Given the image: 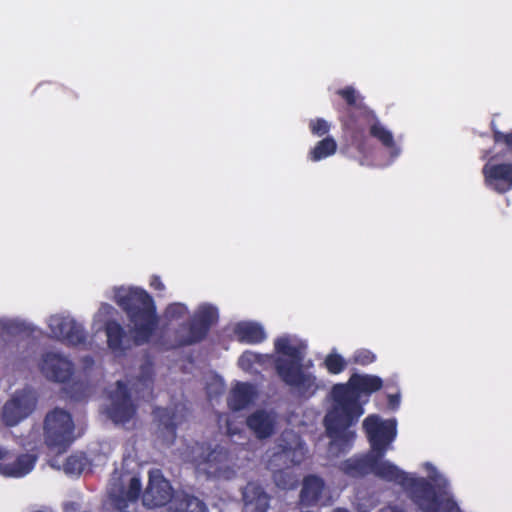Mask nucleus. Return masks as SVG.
Here are the masks:
<instances>
[{"label": "nucleus", "mask_w": 512, "mask_h": 512, "mask_svg": "<svg viewBox=\"0 0 512 512\" xmlns=\"http://www.w3.org/2000/svg\"><path fill=\"white\" fill-rule=\"evenodd\" d=\"M40 371L48 380L65 383L73 374V365L62 355L47 352L42 356Z\"/></svg>", "instance_id": "16"}, {"label": "nucleus", "mask_w": 512, "mask_h": 512, "mask_svg": "<svg viewBox=\"0 0 512 512\" xmlns=\"http://www.w3.org/2000/svg\"><path fill=\"white\" fill-rule=\"evenodd\" d=\"M383 380L374 374L353 373L347 382L332 386L329 396L331 407L324 417V426L330 438L328 452L338 457L353 446L355 426L364 414V406L373 393L383 388Z\"/></svg>", "instance_id": "1"}, {"label": "nucleus", "mask_w": 512, "mask_h": 512, "mask_svg": "<svg viewBox=\"0 0 512 512\" xmlns=\"http://www.w3.org/2000/svg\"><path fill=\"white\" fill-rule=\"evenodd\" d=\"M149 285L155 291L161 292V291L165 290V285L162 282L160 276H158V275H152L151 276L150 281H149Z\"/></svg>", "instance_id": "36"}, {"label": "nucleus", "mask_w": 512, "mask_h": 512, "mask_svg": "<svg viewBox=\"0 0 512 512\" xmlns=\"http://www.w3.org/2000/svg\"><path fill=\"white\" fill-rule=\"evenodd\" d=\"M175 507L178 512H208L206 504L199 498L187 494H177Z\"/></svg>", "instance_id": "27"}, {"label": "nucleus", "mask_w": 512, "mask_h": 512, "mask_svg": "<svg viewBox=\"0 0 512 512\" xmlns=\"http://www.w3.org/2000/svg\"><path fill=\"white\" fill-rule=\"evenodd\" d=\"M332 512H351V511L345 507H337V508L333 509Z\"/></svg>", "instance_id": "41"}, {"label": "nucleus", "mask_w": 512, "mask_h": 512, "mask_svg": "<svg viewBox=\"0 0 512 512\" xmlns=\"http://www.w3.org/2000/svg\"><path fill=\"white\" fill-rule=\"evenodd\" d=\"M142 489L141 481L137 477H132L129 481L128 490L126 492V496L129 500H137L140 496Z\"/></svg>", "instance_id": "35"}, {"label": "nucleus", "mask_w": 512, "mask_h": 512, "mask_svg": "<svg viewBox=\"0 0 512 512\" xmlns=\"http://www.w3.org/2000/svg\"><path fill=\"white\" fill-rule=\"evenodd\" d=\"M49 328L53 336L68 346L85 344L87 333L82 324L70 317L51 316Z\"/></svg>", "instance_id": "12"}, {"label": "nucleus", "mask_w": 512, "mask_h": 512, "mask_svg": "<svg viewBox=\"0 0 512 512\" xmlns=\"http://www.w3.org/2000/svg\"><path fill=\"white\" fill-rule=\"evenodd\" d=\"M384 456L373 454L372 473L380 479L401 485L408 491L412 501L423 512H439L442 499L436 486L423 477H412L399 469L390 461L383 460Z\"/></svg>", "instance_id": "4"}, {"label": "nucleus", "mask_w": 512, "mask_h": 512, "mask_svg": "<svg viewBox=\"0 0 512 512\" xmlns=\"http://www.w3.org/2000/svg\"><path fill=\"white\" fill-rule=\"evenodd\" d=\"M277 375L287 386L294 388L301 397L311 398L319 389L316 377L304 372L302 364L296 367L280 364L277 367Z\"/></svg>", "instance_id": "11"}, {"label": "nucleus", "mask_w": 512, "mask_h": 512, "mask_svg": "<svg viewBox=\"0 0 512 512\" xmlns=\"http://www.w3.org/2000/svg\"><path fill=\"white\" fill-rule=\"evenodd\" d=\"M218 320V311L211 305H202L195 312L192 319L181 325L187 333L177 332V342L180 347L191 346L203 341L213 324Z\"/></svg>", "instance_id": "8"}, {"label": "nucleus", "mask_w": 512, "mask_h": 512, "mask_svg": "<svg viewBox=\"0 0 512 512\" xmlns=\"http://www.w3.org/2000/svg\"><path fill=\"white\" fill-rule=\"evenodd\" d=\"M336 94L346 104L337 109L342 130L358 152L364 154L368 150L366 131L369 127V135L387 148L391 156L396 157L400 154V148L396 145L392 132L380 122L375 112L364 103V97L353 86L338 89Z\"/></svg>", "instance_id": "3"}, {"label": "nucleus", "mask_w": 512, "mask_h": 512, "mask_svg": "<svg viewBox=\"0 0 512 512\" xmlns=\"http://www.w3.org/2000/svg\"><path fill=\"white\" fill-rule=\"evenodd\" d=\"M115 302L132 325V335H128L116 320H108L105 323L108 347L114 353L124 354L133 346L149 343L158 329L160 320L153 297L146 290L133 287L118 290Z\"/></svg>", "instance_id": "2"}, {"label": "nucleus", "mask_w": 512, "mask_h": 512, "mask_svg": "<svg viewBox=\"0 0 512 512\" xmlns=\"http://www.w3.org/2000/svg\"><path fill=\"white\" fill-rule=\"evenodd\" d=\"M337 150V143L333 137L327 136L318 141L313 149L309 152V159L313 162H318L333 155Z\"/></svg>", "instance_id": "28"}, {"label": "nucleus", "mask_w": 512, "mask_h": 512, "mask_svg": "<svg viewBox=\"0 0 512 512\" xmlns=\"http://www.w3.org/2000/svg\"><path fill=\"white\" fill-rule=\"evenodd\" d=\"M111 406L108 410L109 417L115 423L125 424L129 422L136 413V407L132 402L131 394L127 384L117 381L116 389L111 393Z\"/></svg>", "instance_id": "14"}, {"label": "nucleus", "mask_w": 512, "mask_h": 512, "mask_svg": "<svg viewBox=\"0 0 512 512\" xmlns=\"http://www.w3.org/2000/svg\"><path fill=\"white\" fill-rule=\"evenodd\" d=\"M260 362V355L251 351H245L238 359V365L243 370H250L255 363Z\"/></svg>", "instance_id": "33"}, {"label": "nucleus", "mask_w": 512, "mask_h": 512, "mask_svg": "<svg viewBox=\"0 0 512 512\" xmlns=\"http://www.w3.org/2000/svg\"><path fill=\"white\" fill-rule=\"evenodd\" d=\"M324 489L325 482L321 477L314 474L305 476L300 491V504L305 507L317 505Z\"/></svg>", "instance_id": "22"}, {"label": "nucleus", "mask_w": 512, "mask_h": 512, "mask_svg": "<svg viewBox=\"0 0 512 512\" xmlns=\"http://www.w3.org/2000/svg\"><path fill=\"white\" fill-rule=\"evenodd\" d=\"M379 512H405V510L400 506L389 504L381 508Z\"/></svg>", "instance_id": "38"}, {"label": "nucleus", "mask_w": 512, "mask_h": 512, "mask_svg": "<svg viewBox=\"0 0 512 512\" xmlns=\"http://www.w3.org/2000/svg\"><path fill=\"white\" fill-rule=\"evenodd\" d=\"M309 128L313 135L321 137L329 132L330 125L325 119L316 118L310 121Z\"/></svg>", "instance_id": "34"}, {"label": "nucleus", "mask_w": 512, "mask_h": 512, "mask_svg": "<svg viewBox=\"0 0 512 512\" xmlns=\"http://www.w3.org/2000/svg\"><path fill=\"white\" fill-rule=\"evenodd\" d=\"M235 334L239 341L248 344H259L266 338L263 327L257 323H239L235 328Z\"/></svg>", "instance_id": "25"}, {"label": "nucleus", "mask_w": 512, "mask_h": 512, "mask_svg": "<svg viewBox=\"0 0 512 512\" xmlns=\"http://www.w3.org/2000/svg\"><path fill=\"white\" fill-rule=\"evenodd\" d=\"M323 365L329 374L338 375L347 368V361L342 355L332 351L326 355Z\"/></svg>", "instance_id": "29"}, {"label": "nucleus", "mask_w": 512, "mask_h": 512, "mask_svg": "<svg viewBox=\"0 0 512 512\" xmlns=\"http://www.w3.org/2000/svg\"><path fill=\"white\" fill-rule=\"evenodd\" d=\"M306 453L305 442L299 434L293 430H285L281 433L267 461V467L273 472V479L277 486L284 489L292 486L291 475L286 470L300 465Z\"/></svg>", "instance_id": "5"}, {"label": "nucleus", "mask_w": 512, "mask_h": 512, "mask_svg": "<svg viewBox=\"0 0 512 512\" xmlns=\"http://www.w3.org/2000/svg\"><path fill=\"white\" fill-rule=\"evenodd\" d=\"M243 501L251 512H266L270 506V496L264 488L255 482H248L244 487Z\"/></svg>", "instance_id": "21"}, {"label": "nucleus", "mask_w": 512, "mask_h": 512, "mask_svg": "<svg viewBox=\"0 0 512 512\" xmlns=\"http://www.w3.org/2000/svg\"><path fill=\"white\" fill-rule=\"evenodd\" d=\"M224 459L225 453L222 449H213L206 442H195L187 449L186 461L190 462L198 473L208 478L220 476Z\"/></svg>", "instance_id": "9"}, {"label": "nucleus", "mask_w": 512, "mask_h": 512, "mask_svg": "<svg viewBox=\"0 0 512 512\" xmlns=\"http://www.w3.org/2000/svg\"><path fill=\"white\" fill-rule=\"evenodd\" d=\"M246 425L256 438L260 440L267 439L276 431V415L273 412L258 409L247 417Z\"/></svg>", "instance_id": "18"}, {"label": "nucleus", "mask_w": 512, "mask_h": 512, "mask_svg": "<svg viewBox=\"0 0 512 512\" xmlns=\"http://www.w3.org/2000/svg\"><path fill=\"white\" fill-rule=\"evenodd\" d=\"M373 453L354 455L339 464V470L350 478H362L372 473Z\"/></svg>", "instance_id": "19"}, {"label": "nucleus", "mask_w": 512, "mask_h": 512, "mask_svg": "<svg viewBox=\"0 0 512 512\" xmlns=\"http://www.w3.org/2000/svg\"><path fill=\"white\" fill-rule=\"evenodd\" d=\"M7 455H8V452L3 451V450L0 448V460H2V459L7 460Z\"/></svg>", "instance_id": "42"}, {"label": "nucleus", "mask_w": 512, "mask_h": 512, "mask_svg": "<svg viewBox=\"0 0 512 512\" xmlns=\"http://www.w3.org/2000/svg\"><path fill=\"white\" fill-rule=\"evenodd\" d=\"M254 387L247 382L237 383L228 397V406L232 411H240L248 407L254 400Z\"/></svg>", "instance_id": "24"}, {"label": "nucleus", "mask_w": 512, "mask_h": 512, "mask_svg": "<svg viewBox=\"0 0 512 512\" xmlns=\"http://www.w3.org/2000/svg\"><path fill=\"white\" fill-rule=\"evenodd\" d=\"M275 351L278 354L287 356L289 359H285L282 357H278L275 360V371L277 372V367L280 364H284L287 366L296 367L298 365H301L304 360V352L302 347L295 346L291 344V341L288 337H279L275 340L274 343Z\"/></svg>", "instance_id": "20"}, {"label": "nucleus", "mask_w": 512, "mask_h": 512, "mask_svg": "<svg viewBox=\"0 0 512 512\" xmlns=\"http://www.w3.org/2000/svg\"><path fill=\"white\" fill-rule=\"evenodd\" d=\"M87 465V458L84 454H72L67 457L63 470L67 475L79 476Z\"/></svg>", "instance_id": "30"}, {"label": "nucleus", "mask_w": 512, "mask_h": 512, "mask_svg": "<svg viewBox=\"0 0 512 512\" xmlns=\"http://www.w3.org/2000/svg\"><path fill=\"white\" fill-rule=\"evenodd\" d=\"M380 502L378 492L371 487H359L355 493L354 504L359 512H368Z\"/></svg>", "instance_id": "26"}, {"label": "nucleus", "mask_w": 512, "mask_h": 512, "mask_svg": "<svg viewBox=\"0 0 512 512\" xmlns=\"http://www.w3.org/2000/svg\"><path fill=\"white\" fill-rule=\"evenodd\" d=\"M188 313V308L180 302L170 303L164 311V316L168 321L179 320Z\"/></svg>", "instance_id": "32"}, {"label": "nucleus", "mask_w": 512, "mask_h": 512, "mask_svg": "<svg viewBox=\"0 0 512 512\" xmlns=\"http://www.w3.org/2000/svg\"><path fill=\"white\" fill-rule=\"evenodd\" d=\"M431 479L433 480V482H437V477H431Z\"/></svg>", "instance_id": "43"}, {"label": "nucleus", "mask_w": 512, "mask_h": 512, "mask_svg": "<svg viewBox=\"0 0 512 512\" xmlns=\"http://www.w3.org/2000/svg\"><path fill=\"white\" fill-rule=\"evenodd\" d=\"M485 185L498 193L512 189V163L500 162L496 157L490 158L483 166Z\"/></svg>", "instance_id": "13"}, {"label": "nucleus", "mask_w": 512, "mask_h": 512, "mask_svg": "<svg viewBox=\"0 0 512 512\" xmlns=\"http://www.w3.org/2000/svg\"><path fill=\"white\" fill-rule=\"evenodd\" d=\"M37 397L31 388L17 390L3 407L2 420L12 427L28 417L35 409Z\"/></svg>", "instance_id": "10"}, {"label": "nucleus", "mask_w": 512, "mask_h": 512, "mask_svg": "<svg viewBox=\"0 0 512 512\" xmlns=\"http://www.w3.org/2000/svg\"><path fill=\"white\" fill-rule=\"evenodd\" d=\"M495 140L497 142H504L510 151H512V132L508 134H504L501 132L495 133Z\"/></svg>", "instance_id": "37"}, {"label": "nucleus", "mask_w": 512, "mask_h": 512, "mask_svg": "<svg viewBox=\"0 0 512 512\" xmlns=\"http://www.w3.org/2000/svg\"><path fill=\"white\" fill-rule=\"evenodd\" d=\"M363 430L370 444V452L385 456L397 435L395 419L383 420L377 414L367 416L363 421Z\"/></svg>", "instance_id": "7"}, {"label": "nucleus", "mask_w": 512, "mask_h": 512, "mask_svg": "<svg viewBox=\"0 0 512 512\" xmlns=\"http://www.w3.org/2000/svg\"><path fill=\"white\" fill-rule=\"evenodd\" d=\"M173 498V488L159 471L149 474L148 485L142 495L143 505L148 508L162 507Z\"/></svg>", "instance_id": "15"}, {"label": "nucleus", "mask_w": 512, "mask_h": 512, "mask_svg": "<svg viewBox=\"0 0 512 512\" xmlns=\"http://www.w3.org/2000/svg\"><path fill=\"white\" fill-rule=\"evenodd\" d=\"M36 461L34 454H19L13 461L0 463V473L6 477H23L33 470Z\"/></svg>", "instance_id": "23"}, {"label": "nucleus", "mask_w": 512, "mask_h": 512, "mask_svg": "<svg viewBox=\"0 0 512 512\" xmlns=\"http://www.w3.org/2000/svg\"><path fill=\"white\" fill-rule=\"evenodd\" d=\"M377 357L376 355L369 349L361 348L357 349L351 359L350 362L352 364L360 365V366H367L376 361Z\"/></svg>", "instance_id": "31"}, {"label": "nucleus", "mask_w": 512, "mask_h": 512, "mask_svg": "<svg viewBox=\"0 0 512 512\" xmlns=\"http://www.w3.org/2000/svg\"><path fill=\"white\" fill-rule=\"evenodd\" d=\"M153 415L159 422V427L166 433L173 442L176 438V431L179 425L186 421L187 408L183 404H176L173 407H156Z\"/></svg>", "instance_id": "17"}, {"label": "nucleus", "mask_w": 512, "mask_h": 512, "mask_svg": "<svg viewBox=\"0 0 512 512\" xmlns=\"http://www.w3.org/2000/svg\"><path fill=\"white\" fill-rule=\"evenodd\" d=\"M449 511L450 512H461L459 506L457 505V503H455L451 498H450V508H449Z\"/></svg>", "instance_id": "40"}, {"label": "nucleus", "mask_w": 512, "mask_h": 512, "mask_svg": "<svg viewBox=\"0 0 512 512\" xmlns=\"http://www.w3.org/2000/svg\"><path fill=\"white\" fill-rule=\"evenodd\" d=\"M388 399H389V404L392 408H395L396 406L399 405L400 399H399L398 395H389Z\"/></svg>", "instance_id": "39"}, {"label": "nucleus", "mask_w": 512, "mask_h": 512, "mask_svg": "<svg viewBox=\"0 0 512 512\" xmlns=\"http://www.w3.org/2000/svg\"><path fill=\"white\" fill-rule=\"evenodd\" d=\"M43 430L45 444L59 454L66 452L75 440L73 418L61 408H54L46 414Z\"/></svg>", "instance_id": "6"}]
</instances>
